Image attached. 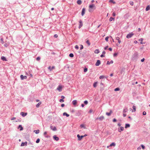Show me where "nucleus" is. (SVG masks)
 Returning <instances> with one entry per match:
<instances>
[{
	"mask_svg": "<svg viewBox=\"0 0 150 150\" xmlns=\"http://www.w3.org/2000/svg\"><path fill=\"white\" fill-rule=\"evenodd\" d=\"M130 127V125L129 124H126L125 127V128H127L128 127Z\"/></svg>",
	"mask_w": 150,
	"mask_h": 150,
	"instance_id": "29",
	"label": "nucleus"
},
{
	"mask_svg": "<svg viewBox=\"0 0 150 150\" xmlns=\"http://www.w3.org/2000/svg\"><path fill=\"white\" fill-rule=\"evenodd\" d=\"M104 76H101L99 77L100 79H101L104 78Z\"/></svg>",
	"mask_w": 150,
	"mask_h": 150,
	"instance_id": "46",
	"label": "nucleus"
},
{
	"mask_svg": "<svg viewBox=\"0 0 150 150\" xmlns=\"http://www.w3.org/2000/svg\"><path fill=\"white\" fill-rule=\"evenodd\" d=\"M85 11H86V10H85V8H83L82 11L81 13L82 16H83L84 15V14L85 13Z\"/></svg>",
	"mask_w": 150,
	"mask_h": 150,
	"instance_id": "9",
	"label": "nucleus"
},
{
	"mask_svg": "<svg viewBox=\"0 0 150 150\" xmlns=\"http://www.w3.org/2000/svg\"><path fill=\"white\" fill-rule=\"evenodd\" d=\"M16 119V118L15 117H13L11 119V120H14Z\"/></svg>",
	"mask_w": 150,
	"mask_h": 150,
	"instance_id": "50",
	"label": "nucleus"
},
{
	"mask_svg": "<svg viewBox=\"0 0 150 150\" xmlns=\"http://www.w3.org/2000/svg\"><path fill=\"white\" fill-rule=\"evenodd\" d=\"M96 9V7L94 4H90L89 6L88 11L89 12L93 11V10H95Z\"/></svg>",
	"mask_w": 150,
	"mask_h": 150,
	"instance_id": "1",
	"label": "nucleus"
},
{
	"mask_svg": "<svg viewBox=\"0 0 150 150\" xmlns=\"http://www.w3.org/2000/svg\"><path fill=\"white\" fill-rule=\"evenodd\" d=\"M143 39L142 38H141L139 40V41H141L140 43L142 44H143V43H142V41L143 40Z\"/></svg>",
	"mask_w": 150,
	"mask_h": 150,
	"instance_id": "31",
	"label": "nucleus"
},
{
	"mask_svg": "<svg viewBox=\"0 0 150 150\" xmlns=\"http://www.w3.org/2000/svg\"><path fill=\"white\" fill-rule=\"evenodd\" d=\"M141 149L140 146H139V147L137 148V150H140Z\"/></svg>",
	"mask_w": 150,
	"mask_h": 150,
	"instance_id": "61",
	"label": "nucleus"
},
{
	"mask_svg": "<svg viewBox=\"0 0 150 150\" xmlns=\"http://www.w3.org/2000/svg\"><path fill=\"white\" fill-rule=\"evenodd\" d=\"M87 68H85L84 69V72H86L87 71Z\"/></svg>",
	"mask_w": 150,
	"mask_h": 150,
	"instance_id": "43",
	"label": "nucleus"
},
{
	"mask_svg": "<svg viewBox=\"0 0 150 150\" xmlns=\"http://www.w3.org/2000/svg\"><path fill=\"white\" fill-rule=\"evenodd\" d=\"M130 4L132 5H133V2L132 1H131L130 2Z\"/></svg>",
	"mask_w": 150,
	"mask_h": 150,
	"instance_id": "48",
	"label": "nucleus"
},
{
	"mask_svg": "<svg viewBox=\"0 0 150 150\" xmlns=\"http://www.w3.org/2000/svg\"><path fill=\"white\" fill-rule=\"evenodd\" d=\"M116 39L117 40H118V42L120 44L121 42V41L120 40V38L119 37H117L116 38Z\"/></svg>",
	"mask_w": 150,
	"mask_h": 150,
	"instance_id": "19",
	"label": "nucleus"
},
{
	"mask_svg": "<svg viewBox=\"0 0 150 150\" xmlns=\"http://www.w3.org/2000/svg\"><path fill=\"white\" fill-rule=\"evenodd\" d=\"M55 68L54 66H53L52 68H51L50 66H49L48 67V69L50 70V71H51L53 69H54Z\"/></svg>",
	"mask_w": 150,
	"mask_h": 150,
	"instance_id": "15",
	"label": "nucleus"
},
{
	"mask_svg": "<svg viewBox=\"0 0 150 150\" xmlns=\"http://www.w3.org/2000/svg\"><path fill=\"white\" fill-rule=\"evenodd\" d=\"M81 46L80 50H82L83 48V46L82 45H81Z\"/></svg>",
	"mask_w": 150,
	"mask_h": 150,
	"instance_id": "55",
	"label": "nucleus"
},
{
	"mask_svg": "<svg viewBox=\"0 0 150 150\" xmlns=\"http://www.w3.org/2000/svg\"><path fill=\"white\" fill-rule=\"evenodd\" d=\"M104 116H101L100 117H98L96 119H98L100 120H103V119H104Z\"/></svg>",
	"mask_w": 150,
	"mask_h": 150,
	"instance_id": "6",
	"label": "nucleus"
},
{
	"mask_svg": "<svg viewBox=\"0 0 150 150\" xmlns=\"http://www.w3.org/2000/svg\"><path fill=\"white\" fill-rule=\"evenodd\" d=\"M39 132L40 131L38 129L37 130H34V132H35L36 134H38L39 133Z\"/></svg>",
	"mask_w": 150,
	"mask_h": 150,
	"instance_id": "24",
	"label": "nucleus"
},
{
	"mask_svg": "<svg viewBox=\"0 0 150 150\" xmlns=\"http://www.w3.org/2000/svg\"><path fill=\"white\" fill-rule=\"evenodd\" d=\"M120 90V88H117L115 89L114 91H119Z\"/></svg>",
	"mask_w": 150,
	"mask_h": 150,
	"instance_id": "36",
	"label": "nucleus"
},
{
	"mask_svg": "<svg viewBox=\"0 0 150 150\" xmlns=\"http://www.w3.org/2000/svg\"><path fill=\"white\" fill-rule=\"evenodd\" d=\"M69 56L70 57H74V54H73L72 53H70L69 54Z\"/></svg>",
	"mask_w": 150,
	"mask_h": 150,
	"instance_id": "34",
	"label": "nucleus"
},
{
	"mask_svg": "<svg viewBox=\"0 0 150 150\" xmlns=\"http://www.w3.org/2000/svg\"><path fill=\"white\" fill-rule=\"evenodd\" d=\"M114 18H113L112 17H110L109 19V21H111L112 20H114Z\"/></svg>",
	"mask_w": 150,
	"mask_h": 150,
	"instance_id": "33",
	"label": "nucleus"
},
{
	"mask_svg": "<svg viewBox=\"0 0 150 150\" xmlns=\"http://www.w3.org/2000/svg\"><path fill=\"white\" fill-rule=\"evenodd\" d=\"M150 9V6L149 5L146 8V10L148 11Z\"/></svg>",
	"mask_w": 150,
	"mask_h": 150,
	"instance_id": "22",
	"label": "nucleus"
},
{
	"mask_svg": "<svg viewBox=\"0 0 150 150\" xmlns=\"http://www.w3.org/2000/svg\"><path fill=\"white\" fill-rule=\"evenodd\" d=\"M47 134V132H45L44 133V135L45 136V137H47V136H46V135Z\"/></svg>",
	"mask_w": 150,
	"mask_h": 150,
	"instance_id": "40",
	"label": "nucleus"
},
{
	"mask_svg": "<svg viewBox=\"0 0 150 150\" xmlns=\"http://www.w3.org/2000/svg\"><path fill=\"white\" fill-rule=\"evenodd\" d=\"M100 64V60H97V62L96 63L95 65L96 66H98Z\"/></svg>",
	"mask_w": 150,
	"mask_h": 150,
	"instance_id": "8",
	"label": "nucleus"
},
{
	"mask_svg": "<svg viewBox=\"0 0 150 150\" xmlns=\"http://www.w3.org/2000/svg\"><path fill=\"white\" fill-rule=\"evenodd\" d=\"M115 144L114 143H112L110 144V146H115Z\"/></svg>",
	"mask_w": 150,
	"mask_h": 150,
	"instance_id": "35",
	"label": "nucleus"
},
{
	"mask_svg": "<svg viewBox=\"0 0 150 150\" xmlns=\"http://www.w3.org/2000/svg\"><path fill=\"white\" fill-rule=\"evenodd\" d=\"M63 87V86L61 85H59L58 87L57 88V89L59 92L62 91V88Z\"/></svg>",
	"mask_w": 150,
	"mask_h": 150,
	"instance_id": "3",
	"label": "nucleus"
},
{
	"mask_svg": "<svg viewBox=\"0 0 150 150\" xmlns=\"http://www.w3.org/2000/svg\"><path fill=\"white\" fill-rule=\"evenodd\" d=\"M133 110H134V111H136V107L135 106H133Z\"/></svg>",
	"mask_w": 150,
	"mask_h": 150,
	"instance_id": "39",
	"label": "nucleus"
},
{
	"mask_svg": "<svg viewBox=\"0 0 150 150\" xmlns=\"http://www.w3.org/2000/svg\"><path fill=\"white\" fill-rule=\"evenodd\" d=\"M79 28H80L83 25L82 22L81 20H80L79 21Z\"/></svg>",
	"mask_w": 150,
	"mask_h": 150,
	"instance_id": "7",
	"label": "nucleus"
},
{
	"mask_svg": "<svg viewBox=\"0 0 150 150\" xmlns=\"http://www.w3.org/2000/svg\"><path fill=\"white\" fill-rule=\"evenodd\" d=\"M27 142H25L24 143L22 142L21 144V146H23L24 145L26 146L27 145Z\"/></svg>",
	"mask_w": 150,
	"mask_h": 150,
	"instance_id": "14",
	"label": "nucleus"
},
{
	"mask_svg": "<svg viewBox=\"0 0 150 150\" xmlns=\"http://www.w3.org/2000/svg\"><path fill=\"white\" fill-rule=\"evenodd\" d=\"M116 121H117L116 120L115 118L113 120V121L114 122H116Z\"/></svg>",
	"mask_w": 150,
	"mask_h": 150,
	"instance_id": "56",
	"label": "nucleus"
},
{
	"mask_svg": "<svg viewBox=\"0 0 150 150\" xmlns=\"http://www.w3.org/2000/svg\"><path fill=\"white\" fill-rule=\"evenodd\" d=\"M102 53L103 54H105V51H103Z\"/></svg>",
	"mask_w": 150,
	"mask_h": 150,
	"instance_id": "59",
	"label": "nucleus"
},
{
	"mask_svg": "<svg viewBox=\"0 0 150 150\" xmlns=\"http://www.w3.org/2000/svg\"><path fill=\"white\" fill-rule=\"evenodd\" d=\"M53 137L54 139L56 141H58L59 140V138L57 137L56 135L54 136Z\"/></svg>",
	"mask_w": 150,
	"mask_h": 150,
	"instance_id": "13",
	"label": "nucleus"
},
{
	"mask_svg": "<svg viewBox=\"0 0 150 150\" xmlns=\"http://www.w3.org/2000/svg\"><path fill=\"white\" fill-rule=\"evenodd\" d=\"M104 57V56L103 54H101L100 55V57Z\"/></svg>",
	"mask_w": 150,
	"mask_h": 150,
	"instance_id": "63",
	"label": "nucleus"
},
{
	"mask_svg": "<svg viewBox=\"0 0 150 150\" xmlns=\"http://www.w3.org/2000/svg\"><path fill=\"white\" fill-rule=\"evenodd\" d=\"M95 53L98 54L99 52V51L98 50H96L94 51Z\"/></svg>",
	"mask_w": 150,
	"mask_h": 150,
	"instance_id": "30",
	"label": "nucleus"
},
{
	"mask_svg": "<svg viewBox=\"0 0 150 150\" xmlns=\"http://www.w3.org/2000/svg\"><path fill=\"white\" fill-rule=\"evenodd\" d=\"M113 63V61L112 60H111L110 62H109V61H108L107 62V64H112Z\"/></svg>",
	"mask_w": 150,
	"mask_h": 150,
	"instance_id": "32",
	"label": "nucleus"
},
{
	"mask_svg": "<svg viewBox=\"0 0 150 150\" xmlns=\"http://www.w3.org/2000/svg\"><path fill=\"white\" fill-rule=\"evenodd\" d=\"M117 53H114L113 54L114 57H116L117 55Z\"/></svg>",
	"mask_w": 150,
	"mask_h": 150,
	"instance_id": "41",
	"label": "nucleus"
},
{
	"mask_svg": "<svg viewBox=\"0 0 150 150\" xmlns=\"http://www.w3.org/2000/svg\"><path fill=\"white\" fill-rule=\"evenodd\" d=\"M93 112V110L92 109H90L89 111V113H91Z\"/></svg>",
	"mask_w": 150,
	"mask_h": 150,
	"instance_id": "42",
	"label": "nucleus"
},
{
	"mask_svg": "<svg viewBox=\"0 0 150 150\" xmlns=\"http://www.w3.org/2000/svg\"><path fill=\"white\" fill-rule=\"evenodd\" d=\"M84 103L86 105V104H88V101H87V100H85V101H84Z\"/></svg>",
	"mask_w": 150,
	"mask_h": 150,
	"instance_id": "47",
	"label": "nucleus"
},
{
	"mask_svg": "<svg viewBox=\"0 0 150 150\" xmlns=\"http://www.w3.org/2000/svg\"><path fill=\"white\" fill-rule=\"evenodd\" d=\"M40 141V139L39 138H38L37 139V140L36 141V143H38Z\"/></svg>",
	"mask_w": 150,
	"mask_h": 150,
	"instance_id": "37",
	"label": "nucleus"
},
{
	"mask_svg": "<svg viewBox=\"0 0 150 150\" xmlns=\"http://www.w3.org/2000/svg\"><path fill=\"white\" fill-rule=\"evenodd\" d=\"M134 35V34L132 33H129L127 35L126 38H131Z\"/></svg>",
	"mask_w": 150,
	"mask_h": 150,
	"instance_id": "2",
	"label": "nucleus"
},
{
	"mask_svg": "<svg viewBox=\"0 0 150 150\" xmlns=\"http://www.w3.org/2000/svg\"><path fill=\"white\" fill-rule=\"evenodd\" d=\"M21 115L23 117L26 116L27 115V113H24L23 112H21Z\"/></svg>",
	"mask_w": 150,
	"mask_h": 150,
	"instance_id": "11",
	"label": "nucleus"
},
{
	"mask_svg": "<svg viewBox=\"0 0 150 150\" xmlns=\"http://www.w3.org/2000/svg\"><path fill=\"white\" fill-rule=\"evenodd\" d=\"M143 115H145L146 114V112L145 111H144L143 112Z\"/></svg>",
	"mask_w": 150,
	"mask_h": 150,
	"instance_id": "53",
	"label": "nucleus"
},
{
	"mask_svg": "<svg viewBox=\"0 0 150 150\" xmlns=\"http://www.w3.org/2000/svg\"><path fill=\"white\" fill-rule=\"evenodd\" d=\"M75 48L77 50L79 48V46H78V45H76Z\"/></svg>",
	"mask_w": 150,
	"mask_h": 150,
	"instance_id": "52",
	"label": "nucleus"
},
{
	"mask_svg": "<svg viewBox=\"0 0 150 150\" xmlns=\"http://www.w3.org/2000/svg\"><path fill=\"white\" fill-rule=\"evenodd\" d=\"M127 110H128V109L127 108L124 109L123 111V113H125L127 111Z\"/></svg>",
	"mask_w": 150,
	"mask_h": 150,
	"instance_id": "25",
	"label": "nucleus"
},
{
	"mask_svg": "<svg viewBox=\"0 0 150 150\" xmlns=\"http://www.w3.org/2000/svg\"><path fill=\"white\" fill-rule=\"evenodd\" d=\"M54 36L55 38H57V37L58 36H57V35L55 34L54 35Z\"/></svg>",
	"mask_w": 150,
	"mask_h": 150,
	"instance_id": "64",
	"label": "nucleus"
},
{
	"mask_svg": "<svg viewBox=\"0 0 150 150\" xmlns=\"http://www.w3.org/2000/svg\"><path fill=\"white\" fill-rule=\"evenodd\" d=\"M108 38H109V37H106L105 38V40L107 42H108Z\"/></svg>",
	"mask_w": 150,
	"mask_h": 150,
	"instance_id": "38",
	"label": "nucleus"
},
{
	"mask_svg": "<svg viewBox=\"0 0 150 150\" xmlns=\"http://www.w3.org/2000/svg\"><path fill=\"white\" fill-rule=\"evenodd\" d=\"M20 77L21 80H23L24 79H26L27 78V77L26 76H23V75H21Z\"/></svg>",
	"mask_w": 150,
	"mask_h": 150,
	"instance_id": "5",
	"label": "nucleus"
},
{
	"mask_svg": "<svg viewBox=\"0 0 150 150\" xmlns=\"http://www.w3.org/2000/svg\"><path fill=\"white\" fill-rule=\"evenodd\" d=\"M97 82H95L93 84V86L94 87H96L97 86Z\"/></svg>",
	"mask_w": 150,
	"mask_h": 150,
	"instance_id": "28",
	"label": "nucleus"
},
{
	"mask_svg": "<svg viewBox=\"0 0 150 150\" xmlns=\"http://www.w3.org/2000/svg\"><path fill=\"white\" fill-rule=\"evenodd\" d=\"M18 129H20V131H22V130H23V128L21 125H19L18 126Z\"/></svg>",
	"mask_w": 150,
	"mask_h": 150,
	"instance_id": "17",
	"label": "nucleus"
},
{
	"mask_svg": "<svg viewBox=\"0 0 150 150\" xmlns=\"http://www.w3.org/2000/svg\"><path fill=\"white\" fill-rule=\"evenodd\" d=\"M116 15V14H115V13L114 12H113V13H112V16H115Z\"/></svg>",
	"mask_w": 150,
	"mask_h": 150,
	"instance_id": "54",
	"label": "nucleus"
},
{
	"mask_svg": "<svg viewBox=\"0 0 150 150\" xmlns=\"http://www.w3.org/2000/svg\"><path fill=\"white\" fill-rule=\"evenodd\" d=\"M1 59L3 61H7L5 57L4 56H2L1 57Z\"/></svg>",
	"mask_w": 150,
	"mask_h": 150,
	"instance_id": "20",
	"label": "nucleus"
},
{
	"mask_svg": "<svg viewBox=\"0 0 150 150\" xmlns=\"http://www.w3.org/2000/svg\"><path fill=\"white\" fill-rule=\"evenodd\" d=\"M109 50L110 51H112V48H109Z\"/></svg>",
	"mask_w": 150,
	"mask_h": 150,
	"instance_id": "62",
	"label": "nucleus"
},
{
	"mask_svg": "<svg viewBox=\"0 0 150 150\" xmlns=\"http://www.w3.org/2000/svg\"><path fill=\"white\" fill-rule=\"evenodd\" d=\"M63 115L64 116L66 115L67 117H68L69 116V114L65 112L63 113Z\"/></svg>",
	"mask_w": 150,
	"mask_h": 150,
	"instance_id": "21",
	"label": "nucleus"
},
{
	"mask_svg": "<svg viewBox=\"0 0 150 150\" xmlns=\"http://www.w3.org/2000/svg\"><path fill=\"white\" fill-rule=\"evenodd\" d=\"M59 102H64V100L62 99H61L59 100Z\"/></svg>",
	"mask_w": 150,
	"mask_h": 150,
	"instance_id": "45",
	"label": "nucleus"
},
{
	"mask_svg": "<svg viewBox=\"0 0 150 150\" xmlns=\"http://www.w3.org/2000/svg\"><path fill=\"white\" fill-rule=\"evenodd\" d=\"M144 60V58H143L142 59H141V61L142 62H143Z\"/></svg>",
	"mask_w": 150,
	"mask_h": 150,
	"instance_id": "57",
	"label": "nucleus"
},
{
	"mask_svg": "<svg viewBox=\"0 0 150 150\" xmlns=\"http://www.w3.org/2000/svg\"><path fill=\"white\" fill-rule=\"evenodd\" d=\"M86 42V43L88 45V46H90V45L91 44L89 42V40H87Z\"/></svg>",
	"mask_w": 150,
	"mask_h": 150,
	"instance_id": "26",
	"label": "nucleus"
},
{
	"mask_svg": "<svg viewBox=\"0 0 150 150\" xmlns=\"http://www.w3.org/2000/svg\"><path fill=\"white\" fill-rule=\"evenodd\" d=\"M42 103V102H39L36 105V107L37 108H38L40 105H41Z\"/></svg>",
	"mask_w": 150,
	"mask_h": 150,
	"instance_id": "23",
	"label": "nucleus"
},
{
	"mask_svg": "<svg viewBox=\"0 0 150 150\" xmlns=\"http://www.w3.org/2000/svg\"><path fill=\"white\" fill-rule=\"evenodd\" d=\"M112 113V111L111 110H110V112H106V114L108 116H110V115Z\"/></svg>",
	"mask_w": 150,
	"mask_h": 150,
	"instance_id": "18",
	"label": "nucleus"
},
{
	"mask_svg": "<svg viewBox=\"0 0 150 150\" xmlns=\"http://www.w3.org/2000/svg\"><path fill=\"white\" fill-rule=\"evenodd\" d=\"M50 128L53 131H56L57 130L56 127L54 126L53 127L52 126H51L50 127Z\"/></svg>",
	"mask_w": 150,
	"mask_h": 150,
	"instance_id": "12",
	"label": "nucleus"
},
{
	"mask_svg": "<svg viewBox=\"0 0 150 150\" xmlns=\"http://www.w3.org/2000/svg\"><path fill=\"white\" fill-rule=\"evenodd\" d=\"M80 127L81 128L84 127L85 128L84 125H80Z\"/></svg>",
	"mask_w": 150,
	"mask_h": 150,
	"instance_id": "44",
	"label": "nucleus"
},
{
	"mask_svg": "<svg viewBox=\"0 0 150 150\" xmlns=\"http://www.w3.org/2000/svg\"><path fill=\"white\" fill-rule=\"evenodd\" d=\"M143 149H145V146L143 145H141Z\"/></svg>",
	"mask_w": 150,
	"mask_h": 150,
	"instance_id": "49",
	"label": "nucleus"
},
{
	"mask_svg": "<svg viewBox=\"0 0 150 150\" xmlns=\"http://www.w3.org/2000/svg\"><path fill=\"white\" fill-rule=\"evenodd\" d=\"M82 2L80 0H78L77 1V3L79 4L80 5L81 4Z\"/></svg>",
	"mask_w": 150,
	"mask_h": 150,
	"instance_id": "27",
	"label": "nucleus"
},
{
	"mask_svg": "<svg viewBox=\"0 0 150 150\" xmlns=\"http://www.w3.org/2000/svg\"><path fill=\"white\" fill-rule=\"evenodd\" d=\"M123 116L124 117H125L126 116V114H125V113H123Z\"/></svg>",
	"mask_w": 150,
	"mask_h": 150,
	"instance_id": "58",
	"label": "nucleus"
},
{
	"mask_svg": "<svg viewBox=\"0 0 150 150\" xmlns=\"http://www.w3.org/2000/svg\"><path fill=\"white\" fill-rule=\"evenodd\" d=\"M72 103L73 105H75L77 103V101L76 100H73Z\"/></svg>",
	"mask_w": 150,
	"mask_h": 150,
	"instance_id": "16",
	"label": "nucleus"
},
{
	"mask_svg": "<svg viewBox=\"0 0 150 150\" xmlns=\"http://www.w3.org/2000/svg\"><path fill=\"white\" fill-rule=\"evenodd\" d=\"M64 105H65L64 104H62L61 106L62 107H63L64 106Z\"/></svg>",
	"mask_w": 150,
	"mask_h": 150,
	"instance_id": "60",
	"label": "nucleus"
},
{
	"mask_svg": "<svg viewBox=\"0 0 150 150\" xmlns=\"http://www.w3.org/2000/svg\"><path fill=\"white\" fill-rule=\"evenodd\" d=\"M77 137L78 138V140H81L83 138V136H80L79 134H78L77 135Z\"/></svg>",
	"mask_w": 150,
	"mask_h": 150,
	"instance_id": "4",
	"label": "nucleus"
},
{
	"mask_svg": "<svg viewBox=\"0 0 150 150\" xmlns=\"http://www.w3.org/2000/svg\"><path fill=\"white\" fill-rule=\"evenodd\" d=\"M40 59V58L39 57H38L36 58V60L37 61H39Z\"/></svg>",
	"mask_w": 150,
	"mask_h": 150,
	"instance_id": "51",
	"label": "nucleus"
},
{
	"mask_svg": "<svg viewBox=\"0 0 150 150\" xmlns=\"http://www.w3.org/2000/svg\"><path fill=\"white\" fill-rule=\"evenodd\" d=\"M124 129V128L123 127H120V128H118V131L119 132H121V131L123 130Z\"/></svg>",
	"mask_w": 150,
	"mask_h": 150,
	"instance_id": "10",
	"label": "nucleus"
}]
</instances>
